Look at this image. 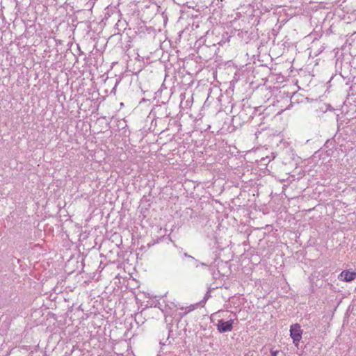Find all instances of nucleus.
Listing matches in <instances>:
<instances>
[{"label": "nucleus", "instance_id": "6e6552de", "mask_svg": "<svg viewBox=\"0 0 356 356\" xmlns=\"http://www.w3.org/2000/svg\"><path fill=\"white\" fill-rule=\"evenodd\" d=\"M172 331L169 328V335L170 334V333L172 332Z\"/></svg>", "mask_w": 356, "mask_h": 356}, {"label": "nucleus", "instance_id": "7ed1b4c3", "mask_svg": "<svg viewBox=\"0 0 356 356\" xmlns=\"http://www.w3.org/2000/svg\"><path fill=\"white\" fill-rule=\"evenodd\" d=\"M356 277L355 273H351L348 270H343L341 273L339 277L341 280L345 282H350L355 280Z\"/></svg>", "mask_w": 356, "mask_h": 356}, {"label": "nucleus", "instance_id": "20e7f679", "mask_svg": "<svg viewBox=\"0 0 356 356\" xmlns=\"http://www.w3.org/2000/svg\"><path fill=\"white\" fill-rule=\"evenodd\" d=\"M195 261H196V263H197V264H196V265H195V266H196V267H198V266H199V264H200V265H201L202 266H208V265H207V264H204V263H203V262H200V263H199V262H198V261H197V260H195Z\"/></svg>", "mask_w": 356, "mask_h": 356}, {"label": "nucleus", "instance_id": "39448f33", "mask_svg": "<svg viewBox=\"0 0 356 356\" xmlns=\"http://www.w3.org/2000/svg\"><path fill=\"white\" fill-rule=\"evenodd\" d=\"M184 257H188V258H191V259H194V257H193L192 256H191V255L188 254L186 252H185V253L184 254Z\"/></svg>", "mask_w": 356, "mask_h": 356}, {"label": "nucleus", "instance_id": "f03ea898", "mask_svg": "<svg viewBox=\"0 0 356 356\" xmlns=\"http://www.w3.org/2000/svg\"><path fill=\"white\" fill-rule=\"evenodd\" d=\"M217 329L220 333L230 332L233 329V321H225L219 320L217 323Z\"/></svg>", "mask_w": 356, "mask_h": 356}, {"label": "nucleus", "instance_id": "423d86ee", "mask_svg": "<svg viewBox=\"0 0 356 356\" xmlns=\"http://www.w3.org/2000/svg\"><path fill=\"white\" fill-rule=\"evenodd\" d=\"M277 352H273L272 356H277Z\"/></svg>", "mask_w": 356, "mask_h": 356}, {"label": "nucleus", "instance_id": "0eeeda50", "mask_svg": "<svg viewBox=\"0 0 356 356\" xmlns=\"http://www.w3.org/2000/svg\"><path fill=\"white\" fill-rule=\"evenodd\" d=\"M193 309H194V307H193V306H192V307H191V309H190L189 311L193 310Z\"/></svg>", "mask_w": 356, "mask_h": 356}, {"label": "nucleus", "instance_id": "f257e3e1", "mask_svg": "<svg viewBox=\"0 0 356 356\" xmlns=\"http://www.w3.org/2000/svg\"><path fill=\"white\" fill-rule=\"evenodd\" d=\"M302 330L299 324L296 323L291 325L290 336L293 339V342L296 346H298L300 341L302 339Z\"/></svg>", "mask_w": 356, "mask_h": 356}]
</instances>
